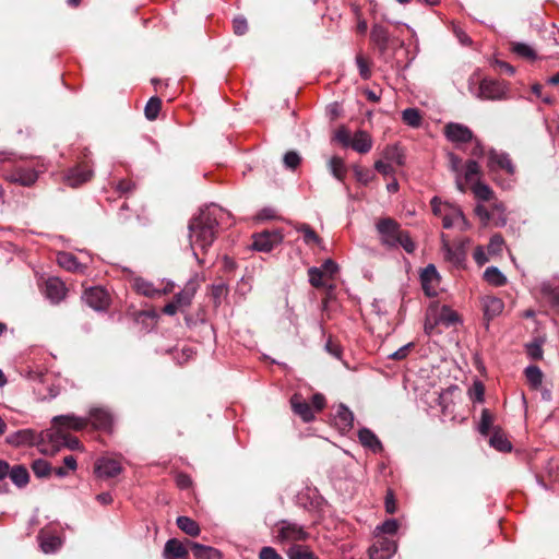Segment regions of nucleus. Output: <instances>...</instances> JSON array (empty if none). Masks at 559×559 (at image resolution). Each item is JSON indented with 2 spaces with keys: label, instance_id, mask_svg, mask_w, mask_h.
I'll return each mask as SVG.
<instances>
[{
  "label": "nucleus",
  "instance_id": "1",
  "mask_svg": "<svg viewBox=\"0 0 559 559\" xmlns=\"http://www.w3.org/2000/svg\"><path fill=\"white\" fill-rule=\"evenodd\" d=\"M227 213L218 205L211 204L201 209L189 222L188 237L193 257L202 265L204 261L198 257L195 248L203 252L213 245L217 237L218 226Z\"/></svg>",
  "mask_w": 559,
  "mask_h": 559
},
{
  "label": "nucleus",
  "instance_id": "2",
  "mask_svg": "<svg viewBox=\"0 0 559 559\" xmlns=\"http://www.w3.org/2000/svg\"><path fill=\"white\" fill-rule=\"evenodd\" d=\"M334 140L341 143L344 147H350L359 154H366L372 148V138L365 130H358L350 135V132L345 127H341L334 134Z\"/></svg>",
  "mask_w": 559,
  "mask_h": 559
},
{
  "label": "nucleus",
  "instance_id": "3",
  "mask_svg": "<svg viewBox=\"0 0 559 559\" xmlns=\"http://www.w3.org/2000/svg\"><path fill=\"white\" fill-rule=\"evenodd\" d=\"M473 81H469V91L474 95L484 100H501L507 98L508 87L507 85L498 80L485 78L479 82L476 92L472 88Z\"/></svg>",
  "mask_w": 559,
  "mask_h": 559
},
{
  "label": "nucleus",
  "instance_id": "4",
  "mask_svg": "<svg viewBox=\"0 0 559 559\" xmlns=\"http://www.w3.org/2000/svg\"><path fill=\"white\" fill-rule=\"evenodd\" d=\"M376 228L384 247L399 248V241L404 230L396 221L390 217L381 218L376 224Z\"/></svg>",
  "mask_w": 559,
  "mask_h": 559
},
{
  "label": "nucleus",
  "instance_id": "5",
  "mask_svg": "<svg viewBox=\"0 0 559 559\" xmlns=\"http://www.w3.org/2000/svg\"><path fill=\"white\" fill-rule=\"evenodd\" d=\"M277 539L282 543L304 542L309 533L304 525L290 520H281L275 525Z\"/></svg>",
  "mask_w": 559,
  "mask_h": 559
},
{
  "label": "nucleus",
  "instance_id": "6",
  "mask_svg": "<svg viewBox=\"0 0 559 559\" xmlns=\"http://www.w3.org/2000/svg\"><path fill=\"white\" fill-rule=\"evenodd\" d=\"M468 238H462L450 245L445 235H441V251L444 259L454 266H461L466 258V247L469 245Z\"/></svg>",
  "mask_w": 559,
  "mask_h": 559
},
{
  "label": "nucleus",
  "instance_id": "7",
  "mask_svg": "<svg viewBox=\"0 0 559 559\" xmlns=\"http://www.w3.org/2000/svg\"><path fill=\"white\" fill-rule=\"evenodd\" d=\"M132 287L140 295L156 298L169 294L174 288V284L170 282L165 283L164 281L153 283L143 277H135L132 282Z\"/></svg>",
  "mask_w": 559,
  "mask_h": 559
},
{
  "label": "nucleus",
  "instance_id": "8",
  "mask_svg": "<svg viewBox=\"0 0 559 559\" xmlns=\"http://www.w3.org/2000/svg\"><path fill=\"white\" fill-rule=\"evenodd\" d=\"M281 230H264L253 236L252 248L260 252H270L283 241Z\"/></svg>",
  "mask_w": 559,
  "mask_h": 559
},
{
  "label": "nucleus",
  "instance_id": "9",
  "mask_svg": "<svg viewBox=\"0 0 559 559\" xmlns=\"http://www.w3.org/2000/svg\"><path fill=\"white\" fill-rule=\"evenodd\" d=\"M2 177L9 182L31 187L37 181L38 173L34 168L15 167L11 171L3 173Z\"/></svg>",
  "mask_w": 559,
  "mask_h": 559
},
{
  "label": "nucleus",
  "instance_id": "10",
  "mask_svg": "<svg viewBox=\"0 0 559 559\" xmlns=\"http://www.w3.org/2000/svg\"><path fill=\"white\" fill-rule=\"evenodd\" d=\"M82 298L87 306L97 311L105 310L109 305L107 290L99 286L86 289Z\"/></svg>",
  "mask_w": 559,
  "mask_h": 559
},
{
  "label": "nucleus",
  "instance_id": "11",
  "mask_svg": "<svg viewBox=\"0 0 559 559\" xmlns=\"http://www.w3.org/2000/svg\"><path fill=\"white\" fill-rule=\"evenodd\" d=\"M397 545L394 540L380 537L369 548L370 559H391L396 552Z\"/></svg>",
  "mask_w": 559,
  "mask_h": 559
},
{
  "label": "nucleus",
  "instance_id": "12",
  "mask_svg": "<svg viewBox=\"0 0 559 559\" xmlns=\"http://www.w3.org/2000/svg\"><path fill=\"white\" fill-rule=\"evenodd\" d=\"M444 135L452 143H467L473 139L472 130L457 122H449L444 126Z\"/></svg>",
  "mask_w": 559,
  "mask_h": 559
},
{
  "label": "nucleus",
  "instance_id": "13",
  "mask_svg": "<svg viewBox=\"0 0 559 559\" xmlns=\"http://www.w3.org/2000/svg\"><path fill=\"white\" fill-rule=\"evenodd\" d=\"M421 286L429 297L436 296L440 284V275L433 264H428L420 274Z\"/></svg>",
  "mask_w": 559,
  "mask_h": 559
},
{
  "label": "nucleus",
  "instance_id": "14",
  "mask_svg": "<svg viewBox=\"0 0 559 559\" xmlns=\"http://www.w3.org/2000/svg\"><path fill=\"white\" fill-rule=\"evenodd\" d=\"M94 469L99 478H111L122 472V466L118 460L105 456L96 461Z\"/></svg>",
  "mask_w": 559,
  "mask_h": 559
},
{
  "label": "nucleus",
  "instance_id": "15",
  "mask_svg": "<svg viewBox=\"0 0 559 559\" xmlns=\"http://www.w3.org/2000/svg\"><path fill=\"white\" fill-rule=\"evenodd\" d=\"M52 423L55 426H57L56 430L62 431V429H72L80 431L87 427L88 419L86 417H79L73 414H68L53 417Z\"/></svg>",
  "mask_w": 559,
  "mask_h": 559
},
{
  "label": "nucleus",
  "instance_id": "16",
  "mask_svg": "<svg viewBox=\"0 0 559 559\" xmlns=\"http://www.w3.org/2000/svg\"><path fill=\"white\" fill-rule=\"evenodd\" d=\"M488 168L490 170L503 169L509 175H513L515 173V167L509 156V154L504 152H498L491 150L488 155Z\"/></svg>",
  "mask_w": 559,
  "mask_h": 559
},
{
  "label": "nucleus",
  "instance_id": "17",
  "mask_svg": "<svg viewBox=\"0 0 559 559\" xmlns=\"http://www.w3.org/2000/svg\"><path fill=\"white\" fill-rule=\"evenodd\" d=\"M45 295L51 304H59L67 295L64 283L57 277L48 278L45 285Z\"/></svg>",
  "mask_w": 559,
  "mask_h": 559
},
{
  "label": "nucleus",
  "instance_id": "18",
  "mask_svg": "<svg viewBox=\"0 0 559 559\" xmlns=\"http://www.w3.org/2000/svg\"><path fill=\"white\" fill-rule=\"evenodd\" d=\"M86 418L88 419V424L91 423L94 428L102 430L111 429L114 421L111 414L107 409L99 407L92 408Z\"/></svg>",
  "mask_w": 559,
  "mask_h": 559
},
{
  "label": "nucleus",
  "instance_id": "19",
  "mask_svg": "<svg viewBox=\"0 0 559 559\" xmlns=\"http://www.w3.org/2000/svg\"><path fill=\"white\" fill-rule=\"evenodd\" d=\"M390 33L388 28L381 24H373L370 32V39L377 46L380 53H385L389 49Z\"/></svg>",
  "mask_w": 559,
  "mask_h": 559
},
{
  "label": "nucleus",
  "instance_id": "20",
  "mask_svg": "<svg viewBox=\"0 0 559 559\" xmlns=\"http://www.w3.org/2000/svg\"><path fill=\"white\" fill-rule=\"evenodd\" d=\"M293 412L298 415L305 423H310L314 418V412L309 403L302 399L300 394H294L290 399Z\"/></svg>",
  "mask_w": 559,
  "mask_h": 559
},
{
  "label": "nucleus",
  "instance_id": "21",
  "mask_svg": "<svg viewBox=\"0 0 559 559\" xmlns=\"http://www.w3.org/2000/svg\"><path fill=\"white\" fill-rule=\"evenodd\" d=\"M188 545L176 538L168 539L164 547L165 559H182L189 554Z\"/></svg>",
  "mask_w": 559,
  "mask_h": 559
},
{
  "label": "nucleus",
  "instance_id": "22",
  "mask_svg": "<svg viewBox=\"0 0 559 559\" xmlns=\"http://www.w3.org/2000/svg\"><path fill=\"white\" fill-rule=\"evenodd\" d=\"M5 441L13 447L33 445L36 442V433L32 429H21L10 433Z\"/></svg>",
  "mask_w": 559,
  "mask_h": 559
},
{
  "label": "nucleus",
  "instance_id": "23",
  "mask_svg": "<svg viewBox=\"0 0 559 559\" xmlns=\"http://www.w3.org/2000/svg\"><path fill=\"white\" fill-rule=\"evenodd\" d=\"M187 545L189 546V548L193 552V556L197 559H222V554L216 548L191 540H187Z\"/></svg>",
  "mask_w": 559,
  "mask_h": 559
},
{
  "label": "nucleus",
  "instance_id": "24",
  "mask_svg": "<svg viewBox=\"0 0 559 559\" xmlns=\"http://www.w3.org/2000/svg\"><path fill=\"white\" fill-rule=\"evenodd\" d=\"M358 439L365 448H368L373 453H379L383 450L381 441L369 428H361L358 431Z\"/></svg>",
  "mask_w": 559,
  "mask_h": 559
},
{
  "label": "nucleus",
  "instance_id": "25",
  "mask_svg": "<svg viewBox=\"0 0 559 559\" xmlns=\"http://www.w3.org/2000/svg\"><path fill=\"white\" fill-rule=\"evenodd\" d=\"M92 170L87 168L82 167H75L69 170V173L66 175V182L72 187L76 188L81 186L82 183L88 181L92 177Z\"/></svg>",
  "mask_w": 559,
  "mask_h": 559
},
{
  "label": "nucleus",
  "instance_id": "26",
  "mask_svg": "<svg viewBox=\"0 0 559 559\" xmlns=\"http://www.w3.org/2000/svg\"><path fill=\"white\" fill-rule=\"evenodd\" d=\"M48 437L53 445H64L70 450H78L81 448V443L78 438L63 433L60 430H55L48 433Z\"/></svg>",
  "mask_w": 559,
  "mask_h": 559
},
{
  "label": "nucleus",
  "instance_id": "27",
  "mask_svg": "<svg viewBox=\"0 0 559 559\" xmlns=\"http://www.w3.org/2000/svg\"><path fill=\"white\" fill-rule=\"evenodd\" d=\"M336 425L342 431H348L354 426V414L344 404H340L335 416Z\"/></svg>",
  "mask_w": 559,
  "mask_h": 559
},
{
  "label": "nucleus",
  "instance_id": "28",
  "mask_svg": "<svg viewBox=\"0 0 559 559\" xmlns=\"http://www.w3.org/2000/svg\"><path fill=\"white\" fill-rule=\"evenodd\" d=\"M58 264L72 272L84 273L85 266L78 261V258L70 252H60L57 255Z\"/></svg>",
  "mask_w": 559,
  "mask_h": 559
},
{
  "label": "nucleus",
  "instance_id": "29",
  "mask_svg": "<svg viewBox=\"0 0 559 559\" xmlns=\"http://www.w3.org/2000/svg\"><path fill=\"white\" fill-rule=\"evenodd\" d=\"M39 546L43 552L53 554L61 547V538L57 535L45 534L40 532L38 534Z\"/></svg>",
  "mask_w": 559,
  "mask_h": 559
},
{
  "label": "nucleus",
  "instance_id": "30",
  "mask_svg": "<svg viewBox=\"0 0 559 559\" xmlns=\"http://www.w3.org/2000/svg\"><path fill=\"white\" fill-rule=\"evenodd\" d=\"M9 477L17 488H24L29 481V473L24 465H14L10 468Z\"/></svg>",
  "mask_w": 559,
  "mask_h": 559
},
{
  "label": "nucleus",
  "instance_id": "31",
  "mask_svg": "<svg viewBox=\"0 0 559 559\" xmlns=\"http://www.w3.org/2000/svg\"><path fill=\"white\" fill-rule=\"evenodd\" d=\"M540 294L551 306L559 307V289L549 281L543 282L539 286Z\"/></svg>",
  "mask_w": 559,
  "mask_h": 559
},
{
  "label": "nucleus",
  "instance_id": "32",
  "mask_svg": "<svg viewBox=\"0 0 559 559\" xmlns=\"http://www.w3.org/2000/svg\"><path fill=\"white\" fill-rule=\"evenodd\" d=\"M176 523L177 526L189 536L195 537L201 532L199 524L189 516H178Z\"/></svg>",
  "mask_w": 559,
  "mask_h": 559
},
{
  "label": "nucleus",
  "instance_id": "33",
  "mask_svg": "<svg viewBox=\"0 0 559 559\" xmlns=\"http://www.w3.org/2000/svg\"><path fill=\"white\" fill-rule=\"evenodd\" d=\"M457 320V313L448 306H442L439 313L436 314V323H441L445 328L455 324Z\"/></svg>",
  "mask_w": 559,
  "mask_h": 559
},
{
  "label": "nucleus",
  "instance_id": "34",
  "mask_svg": "<svg viewBox=\"0 0 559 559\" xmlns=\"http://www.w3.org/2000/svg\"><path fill=\"white\" fill-rule=\"evenodd\" d=\"M484 278L493 286H502L507 283L504 274L496 266H489L484 272Z\"/></svg>",
  "mask_w": 559,
  "mask_h": 559
},
{
  "label": "nucleus",
  "instance_id": "35",
  "mask_svg": "<svg viewBox=\"0 0 559 559\" xmlns=\"http://www.w3.org/2000/svg\"><path fill=\"white\" fill-rule=\"evenodd\" d=\"M489 444L500 452H509L512 449L511 442L499 430L493 431Z\"/></svg>",
  "mask_w": 559,
  "mask_h": 559
},
{
  "label": "nucleus",
  "instance_id": "36",
  "mask_svg": "<svg viewBox=\"0 0 559 559\" xmlns=\"http://www.w3.org/2000/svg\"><path fill=\"white\" fill-rule=\"evenodd\" d=\"M295 229L298 233L302 234V239L306 245H321V238L316 234V231L308 224H297Z\"/></svg>",
  "mask_w": 559,
  "mask_h": 559
},
{
  "label": "nucleus",
  "instance_id": "37",
  "mask_svg": "<svg viewBox=\"0 0 559 559\" xmlns=\"http://www.w3.org/2000/svg\"><path fill=\"white\" fill-rule=\"evenodd\" d=\"M402 120L412 128H419L423 117L417 108H406L402 111Z\"/></svg>",
  "mask_w": 559,
  "mask_h": 559
},
{
  "label": "nucleus",
  "instance_id": "38",
  "mask_svg": "<svg viewBox=\"0 0 559 559\" xmlns=\"http://www.w3.org/2000/svg\"><path fill=\"white\" fill-rule=\"evenodd\" d=\"M329 168L334 178L343 181L346 175L344 160L338 156H333L329 160Z\"/></svg>",
  "mask_w": 559,
  "mask_h": 559
},
{
  "label": "nucleus",
  "instance_id": "39",
  "mask_svg": "<svg viewBox=\"0 0 559 559\" xmlns=\"http://www.w3.org/2000/svg\"><path fill=\"white\" fill-rule=\"evenodd\" d=\"M383 156L389 162H393L400 166L404 165L405 163V155L401 147L397 145H389L385 147L383 152Z\"/></svg>",
  "mask_w": 559,
  "mask_h": 559
},
{
  "label": "nucleus",
  "instance_id": "40",
  "mask_svg": "<svg viewBox=\"0 0 559 559\" xmlns=\"http://www.w3.org/2000/svg\"><path fill=\"white\" fill-rule=\"evenodd\" d=\"M472 191L480 201H490L493 198L492 189L488 185L480 181H477L473 185Z\"/></svg>",
  "mask_w": 559,
  "mask_h": 559
},
{
  "label": "nucleus",
  "instance_id": "41",
  "mask_svg": "<svg viewBox=\"0 0 559 559\" xmlns=\"http://www.w3.org/2000/svg\"><path fill=\"white\" fill-rule=\"evenodd\" d=\"M162 100L157 96H153L145 105L144 114L148 120H155L160 111Z\"/></svg>",
  "mask_w": 559,
  "mask_h": 559
},
{
  "label": "nucleus",
  "instance_id": "42",
  "mask_svg": "<svg viewBox=\"0 0 559 559\" xmlns=\"http://www.w3.org/2000/svg\"><path fill=\"white\" fill-rule=\"evenodd\" d=\"M525 376L530 385L537 389L543 381V372L537 366H528L525 368Z\"/></svg>",
  "mask_w": 559,
  "mask_h": 559
},
{
  "label": "nucleus",
  "instance_id": "43",
  "mask_svg": "<svg viewBox=\"0 0 559 559\" xmlns=\"http://www.w3.org/2000/svg\"><path fill=\"white\" fill-rule=\"evenodd\" d=\"M287 555L289 559H318L311 550L299 545L290 547Z\"/></svg>",
  "mask_w": 559,
  "mask_h": 559
},
{
  "label": "nucleus",
  "instance_id": "44",
  "mask_svg": "<svg viewBox=\"0 0 559 559\" xmlns=\"http://www.w3.org/2000/svg\"><path fill=\"white\" fill-rule=\"evenodd\" d=\"M503 310V302L501 299L491 297L485 302V314L488 317H496Z\"/></svg>",
  "mask_w": 559,
  "mask_h": 559
},
{
  "label": "nucleus",
  "instance_id": "45",
  "mask_svg": "<svg viewBox=\"0 0 559 559\" xmlns=\"http://www.w3.org/2000/svg\"><path fill=\"white\" fill-rule=\"evenodd\" d=\"M512 51L526 59H535L536 57L534 49L525 43H513Z\"/></svg>",
  "mask_w": 559,
  "mask_h": 559
},
{
  "label": "nucleus",
  "instance_id": "46",
  "mask_svg": "<svg viewBox=\"0 0 559 559\" xmlns=\"http://www.w3.org/2000/svg\"><path fill=\"white\" fill-rule=\"evenodd\" d=\"M193 296L194 289L186 288L175 295L174 301L177 304L179 308H183L191 304Z\"/></svg>",
  "mask_w": 559,
  "mask_h": 559
},
{
  "label": "nucleus",
  "instance_id": "47",
  "mask_svg": "<svg viewBox=\"0 0 559 559\" xmlns=\"http://www.w3.org/2000/svg\"><path fill=\"white\" fill-rule=\"evenodd\" d=\"M32 469L37 477L43 478L50 474L51 466L47 461L38 459L33 462Z\"/></svg>",
  "mask_w": 559,
  "mask_h": 559
},
{
  "label": "nucleus",
  "instance_id": "48",
  "mask_svg": "<svg viewBox=\"0 0 559 559\" xmlns=\"http://www.w3.org/2000/svg\"><path fill=\"white\" fill-rule=\"evenodd\" d=\"M492 425V416L488 409L481 411L480 421L478 425V431L483 436H488Z\"/></svg>",
  "mask_w": 559,
  "mask_h": 559
},
{
  "label": "nucleus",
  "instance_id": "49",
  "mask_svg": "<svg viewBox=\"0 0 559 559\" xmlns=\"http://www.w3.org/2000/svg\"><path fill=\"white\" fill-rule=\"evenodd\" d=\"M323 275V271L317 266H312L308 270L309 282L313 287L319 288L324 286Z\"/></svg>",
  "mask_w": 559,
  "mask_h": 559
},
{
  "label": "nucleus",
  "instance_id": "50",
  "mask_svg": "<svg viewBox=\"0 0 559 559\" xmlns=\"http://www.w3.org/2000/svg\"><path fill=\"white\" fill-rule=\"evenodd\" d=\"M23 156L12 151H0V174L8 173L4 169L5 163H15L17 159H22Z\"/></svg>",
  "mask_w": 559,
  "mask_h": 559
},
{
  "label": "nucleus",
  "instance_id": "51",
  "mask_svg": "<svg viewBox=\"0 0 559 559\" xmlns=\"http://www.w3.org/2000/svg\"><path fill=\"white\" fill-rule=\"evenodd\" d=\"M526 353L530 356V358H532L534 360L542 359V357H543L542 342L536 340V341L527 344Z\"/></svg>",
  "mask_w": 559,
  "mask_h": 559
},
{
  "label": "nucleus",
  "instance_id": "52",
  "mask_svg": "<svg viewBox=\"0 0 559 559\" xmlns=\"http://www.w3.org/2000/svg\"><path fill=\"white\" fill-rule=\"evenodd\" d=\"M399 528L397 521L394 519H390L384 521L382 524L376 527V532L383 534H394Z\"/></svg>",
  "mask_w": 559,
  "mask_h": 559
},
{
  "label": "nucleus",
  "instance_id": "53",
  "mask_svg": "<svg viewBox=\"0 0 559 559\" xmlns=\"http://www.w3.org/2000/svg\"><path fill=\"white\" fill-rule=\"evenodd\" d=\"M503 238L501 235H493L491 238H490V241L488 243V252L490 254H498L502 251V247H503Z\"/></svg>",
  "mask_w": 559,
  "mask_h": 559
},
{
  "label": "nucleus",
  "instance_id": "54",
  "mask_svg": "<svg viewBox=\"0 0 559 559\" xmlns=\"http://www.w3.org/2000/svg\"><path fill=\"white\" fill-rule=\"evenodd\" d=\"M356 64L359 70V74L364 80H368L371 75L369 64L362 55H357Z\"/></svg>",
  "mask_w": 559,
  "mask_h": 559
},
{
  "label": "nucleus",
  "instance_id": "55",
  "mask_svg": "<svg viewBox=\"0 0 559 559\" xmlns=\"http://www.w3.org/2000/svg\"><path fill=\"white\" fill-rule=\"evenodd\" d=\"M479 174V165L476 160H468L465 166L464 177L466 181H472Z\"/></svg>",
  "mask_w": 559,
  "mask_h": 559
},
{
  "label": "nucleus",
  "instance_id": "56",
  "mask_svg": "<svg viewBox=\"0 0 559 559\" xmlns=\"http://www.w3.org/2000/svg\"><path fill=\"white\" fill-rule=\"evenodd\" d=\"M399 247H402L407 253H413L416 249L415 242L412 240L409 234L405 230L400 238Z\"/></svg>",
  "mask_w": 559,
  "mask_h": 559
},
{
  "label": "nucleus",
  "instance_id": "57",
  "mask_svg": "<svg viewBox=\"0 0 559 559\" xmlns=\"http://www.w3.org/2000/svg\"><path fill=\"white\" fill-rule=\"evenodd\" d=\"M399 247H402L407 253H413L416 249L415 242L412 240L409 234L405 230L400 238Z\"/></svg>",
  "mask_w": 559,
  "mask_h": 559
},
{
  "label": "nucleus",
  "instance_id": "58",
  "mask_svg": "<svg viewBox=\"0 0 559 559\" xmlns=\"http://www.w3.org/2000/svg\"><path fill=\"white\" fill-rule=\"evenodd\" d=\"M284 164L287 168L295 169L300 164V156L294 151L287 152L284 155Z\"/></svg>",
  "mask_w": 559,
  "mask_h": 559
},
{
  "label": "nucleus",
  "instance_id": "59",
  "mask_svg": "<svg viewBox=\"0 0 559 559\" xmlns=\"http://www.w3.org/2000/svg\"><path fill=\"white\" fill-rule=\"evenodd\" d=\"M233 28L236 35H243L248 31L247 20L242 16L235 17L233 21Z\"/></svg>",
  "mask_w": 559,
  "mask_h": 559
},
{
  "label": "nucleus",
  "instance_id": "60",
  "mask_svg": "<svg viewBox=\"0 0 559 559\" xmlns=\"http://www.w3.org/2000/svg\"><path fill=\"white\" fill-rule=\"evenodd\" d=\"M227 285L224 284V283H221V284H216V285H213L212 286V296L214 298V301L216 304H219L221 302V299L226 296L227 294Z\"/></svg>",
  "mask_w": 559,
  "mask_h": 559
},
{
  "label": "nucleus",
  "instance_id": "61",
  "mask_svg": "<svg viewBox=\"0 0 559 559\" xmlns=\"http://www.w3.org/2000/svg\"><path fill=\"white\" fill-rule=\"evenodd\" d=\"M414 346L413 343H408L402 347H400L397 350L393 352L389 355V358L395 359V360H402L406 358L409 354L411 348Z\"/></svg>",
  "mask_w": 559,
  "mask_h": 559
},
{
  "label": "nucleus",
  "instance_id": "62",
  "mask_svg": "<svg viewBox=\"0 0 559 559\" xmlns=\"http://www.w3.org/2000/svg\"><path fill=\"white\" fill-rule=\"evenodd\" d=\"M374 169L382 174L383 176H392L394 174V169L390 163H385L383 160H377L374 163Z\"/></svg>",
  "mask_w": 559,
  "mask_h": 559
},
{
  "label": "nucleus",
  "instance_id": "63",
  "mask_svg": "<svg viewBox=\"0 0 559 559\" xmlns=\"http://www.w3.org/2000/svg\"><path fill=\"white\" fill-rule=\"evenodd\" d=\"M260 559H283L281 555L270 546L263 547L259 554Z\"/></svg>",
  "mask_w": 559,
  "mask_h": 559
},
{
  "label": "nucleus",
  "instance_id": "64",
  "mask_svg": "<svg viewBox=\"0 0 559 559\" xmlns=\"http://www.w3.org/2000/svg\"><path fill=\"white\" fill-rule=\"evenodd\" d=\"M319 269L323 271V274L333 276L337 272L338 266L332 259H326Z\"/></svg>",
  "mask_w": 559,
  "mask_h": 559
}]
</instances>
